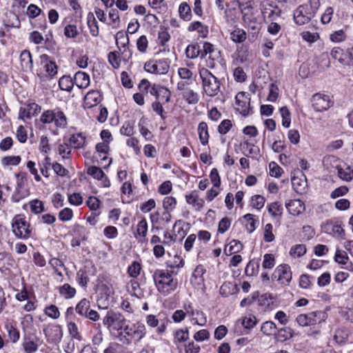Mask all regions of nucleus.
<instances>
[{"label": "nucleus", "mask_w": 353, "mask_h": 353, "mask_svg": "<svg viewBox=\"0 0 353 353\" xmlns=\"http://www.w3.org/2000/svg\"><path fill=\"white\" fill-rule=\"evenodd\" d=\"M6 329L8 333V337L12 343H16L19 339V332L12 324L6 325Z\"/></svg>", "instance_id": "nucleus-49"}, {"label": "nucleus", "mask_w": 353, "mask_h": 353, "mask_svg": "<svg viewBox=\"0 0 353 353\" xmlns=\"http://www.w3.org/2000/svg\"><path fill=\"white\" fill-rule=\"evenodd\" d=\"M259 262L258 261H250L246 265L245 272L247 276H253L259 270Z\"/></svg>", "instance_id": "nucleus-46"}, {"label": "nucleus", "mask_w": 353, "mask_h": 353, "mask_svg": "<svg viewBox=\"0 0 353 353\" xmlns=\"http://www.w3.org/2000/svg\"><path fill=\"white\" fill-rule=\"evenodd\" d=\"M88 26L90 29V32L93 37H97L99 34L98 23L96 21L93 14L89 13L88 16Z\"/></svg>", "instance_id": "nucleus-38"}, {"label": "nucleus", "mask_w": 353, "mask_h": 353, "mask_svg": "<svg viewBox=\"0 0 353 353\" xmlns=\"http://www.w3.org/2000/svg\"><path fill=\"white\" fill-rule=\"evenodd\" d=\"M236 110L244 117L248 116L250 114V98L245 92H239L235 97Z\"/></svg>", "instance_id": "nucleus-9"}, {"label": "nucleus", "mask_w": 353, "mask_h": 353, "mask_svg": "<svg viewBox=\"0 0 353 353\" xmlns=\"http://www.w3.org/2000/svg\"><path fill=\"white\" fill-rule=\"evenodd\" d=\"M41 12V10L34 4H30L26 8V13L30 19L38 17Z\"/></svg>", "instance_id": "nucleus-62"}, {"label": "nucleus", "mask_w": 353, "mask_h": 353, "mask_svg": "<svg viewBox=\"0 0 353 353\" xmlns=\"http://www.w3.org/2000/svg\"><path fill=\"white\" fill-rule=\"evenodd\" d=\"M30 211L32 213L38 214L44 210V205L43 201L39 199H33L29 202Z\"/></svg>", "instance_id": "nucleus-42"}, {"label": "nucleus", "mask_w": 353, "mask_h": 353, "mask_svg": "<svg viewBox=\"0 0 353 353\" xmlns=\"http://www.w3.org/2000/svg\"><path fill=\"white\" fill-rule=\"evenodd\" d=\"M171 97L170 91L164 86H161V88L159 92L157 99L156 101H159L163 103H167L170 101Z\"/></svg>", "instance_id": "nucleus-48"}, {"label": "nucleus", "mask_w": 353, "mask_h": 353, "mask_svg": "<svg viewBox=\"0 0 353 353\" xmlns=\"http://www.w3.org/2000/svg\"><path fill=\"white\" fill-rule=\"evenodd\" d=\"M148 232V223L145 219H142L137 224V234H135L136 238L137 235L142 237H145Z\"/></svg>", "instance_id": "nucleus-55"}, {"label": "nucleus", "mask_w": 353, "mask_h": 353, "mask_svg": "<svg viewBox=\"0 0 353 353\" xmlns=\"http://www.w3.org/2000/svg\"><path fill=\"white\" fill-rule=\"evenodd\" d=\"M51 165L55 174L60 176H64L67 174L68 171L59 163H51V159L49 157H46V178L48 176L47 174V167L46 165Z\"/></svg>", "instance_id": "nucleus-23"}, {"label": "nucleus", "mask_w": 353, "mask_h": 353, "mask_svg": "<svg viewBox=\"0 0 353 353\" xmlns=\"http://www.w3.org/2000/svg\"><path fill=\"white\" fill-rule=\"evenodd\" d=\"M120 133L128 137L132 136L134 134V124L130 121H125L120 129Z\"/></svg>", "instance_id": "nucleus-61"}, {"label": "nucleus", "mask_w": 353, "mask_h": 353, "mask_svg": "<svg viewBox=\"0 0 353 353\" xmlns=\"http://www.w3.org/2000/svg\"><path fill=\"white\" fill-rule=\"evenodd\" d=\"M90 303L86 299H83L77 305L75 310L77 313L82 316H85L90 310Z\"/></svg>", "instance_id": "nucleus-37"}, {"label": "nucleus", "mask_w": 353, "mask_h": 353, "mask_svg": "<svg viewBox=\"0 0 353 353\" xmlns=\"http://www.w3.org/2000/svg\"><path fill=\"white\" fill-rule=\"evenodd\" d=\"M243 148L248 150L249 153L248 156L253 159H256L259 156V148L253 143H249L248 141H244L243 143Z\"/></svg>", "instance_id": "nucleus-39"}, {"label": "nucleus", "mask_w": 353, "mask_h": 353, "mask_svg": "<svg viewBox=\"0 0 353 353\" xmlns=\"http://www.w3.org/2000/svg\"><path fill=\"white\" fill-rule=\"evenodd\" d=\"M170 65L168 61L160 59L158 61L150 60L144 65V69L148 72L156 74H166L168 72Z\"/></svg>", "instance_id": "nucleus-5"}, {"label": "nucleus", "mask_w": 353, "mask_h": 353, "mask_svg": "<svg viewBox=\"0 0 353 353\" xmlns=\"http://www.w3.org/2000/svg\"><path fill=\"white\" fill-rule=\"evenodd\" d=\"M12 230L14 235L19 239H28L31 236L32 229L26 218L21 215H16L12 221Z\"/></svg>", "instance_id": "nucleus-4"}, {"label": "nucleus", "mask_w": 353, "mask_h": 353, "mask_svg": "<svg viewBox=\"0 0 353 353\" xmlns=\"http://www.w3.org/2000/svg\"><path fill=\"white\" fill-rule=\"evenodd\" d=\"M73 80L74 84L81 89L86 88L90 85V76L84 72H76Z\"/></svg>", "instance_id": "nucleus-19"}, {"label": "nucleus", "mask_w": 353, "mask_h": 353, "mask_svg": "<svg viewBox=\"0 0 353 353\" xmlns=\"http://www.w3.org/2000/svg\"><path fill=\"white\" fill-rule=\"evenodd\" d=\"M46 337L50 343H58L62 337V331L59 326L53 325L46 330Z\"/></svg>", "instance_id": "nucleus-14"}, {"label": "nucleus", "mask_w": 353, "mask_h": 353, "mask_svg": "<svg viewBox=\"0 0 353 353\" xmlns=\"http://www.w3.org/2000/svg\"><path fill=\"white\" fill-rule=\"evenodd\" d=\"M282 117V125L285 128H289L291 123L290 112L286 106H283L279 110Z\"/></svg>", "instance_id": "nucleus-47"}, {"label": "nucleus", "mask_w": 353, "mask_h": 353, "mask_svg": "<svg viewBox=\"0 0 353 353\" xmlns=\"http://www.w3.org/2000/svg\"><path fill=\"white\" fill-rule=\"evenodd\" d=\"M74 85V80L70 76L64 75L59 80V87L62 90L70 92Z\"/></svg>", "instance_id": "nucleus-27"}, {"label": "nucleus", "mask_w": 353, "mask_h": 353, "mask_svg": "<svg viewBox=\"0 0 353 353\" xmlns=\"http://www.w3.org/2000/svg\"><path fill=\"white\" fill-rule=\"evenodd\" d=\"M199 76L202 81V88L205 93L209 97H215L220 92V82L219 79L208 69L201 68Z\"/></svg>", "instance_id": "nucleus-2"}, {"label": "nucleus", "mask_w": 353, "mask_h": 353, "mask_svg": "<svg viewBox=\"0 0 353 353\" xmlns=\"http://www.w3.org/2000/svg\"><path fill=\"white\" fill-rule=\"evenodd\" d=\"M41 110V107L35 103L24 104L19 110V118L24 120L37 115Z\"/></svg>", "instance_id": "nucleus-11"}, {"label": "nucleus", "mask_w": 353, "mask_h": 353, "mask_svg": "<svg viewBox=\"0 0 353 353\" xmlns=\"http://www.w3.org/2000/svg\"><path fill=\"white\" fill-rule=\"evenodd\" d=\"M246 37V32L241 28H236L230 33V39L234 43H243Z\"/></svg>", "instance_id": "nucleus-35"}, {"label": "nucleus", "mask_w": 353, "mask_h": 353, "mask_svg": "<svg viewBox=\"0 0 353 353\" xmlns=\"http://www.w3.org/2000/svg\"><path fill=\"white\" fill-rule=\"evenodd\" d=\"M87 173L98 180L104 177L105 174L103 170L97 166H90L88 168Z\"/></svg>", "instance_id": "nucleus-60"}, {"label": "nucleus", "mask_w": 353, "mask_h": 353, "mask_svg": "<svg viewBox=\"0 0 353 353\" xmlns=\"http://www.w3.org/2000/svg\"><path fill=\"white\" fill-rule=\"evenodd\" d=\"M51 122H54L57 127L65 128L67 125V119L59 108L46 110V123Z\"/></svg>", "instance_id": "nucleus-6"}, {"label": "nucleus", "mask_w": 353, "mask_h": 353, "mask_svg": "<svg viewBox=\"0 0 353 353\" xmlns=\"http://www.w3.org/2000/svg\"><path fill=\"white\" fill-rule=\"evenodd\" d=\"M20 63L23 71L31 70L32 68V59L30 51L24 50L21 52L20 57Z\"/></svg>", "instance_id": "nucleus-22"}, {"label": "nucleus", "mask_w": 353, "mask_h": 353, "mask_svg": "<svg viewBox=\"0 0 353 353\" xmlns=\"http://www.w3.org/2000/svg\"><path fill=\"white\" fill-rule=\"evenodd\" d=\"M73 217V212L69 208L61 210L59 213V219L63 222L70 221Z\"/></svg>", "instance_id": "nucleus-63"}, {"label": "nucleus", "mask_w": 353, "mask_h": 353, "mask_svg": "<svg viewBox=\"0 0 353 353\" xmlns=\"http://www.w3.org/2000/svg\"><path fill=\"white\" fill-rule=\"evenodd\" d=\"M184 309L187 314L192 316L191 321L193 324H196L201 326L205 325L207 323V318L205 313L199 310H194L191 303L184 306Z\"/></svg>", "instance_id": "nucleus-10"}, {"label": "nucleus", "mask_w": 353, "mask_h": 353, "mask_svg": "<svg viewBox=\"0 0 353 353\" xmlns=\"http://www.w3.org/2000/svg\"><path fill=\"white\" fill-rule=\"evenodd\" d=\"M141 270V264L137 261H133L128 268V273L131 277L137 278Z\"/></svg>", "instance_id": "nucleus-57"}, {"label": "nucleus", "mask_w": 353, "mask_h": 353, "mask_svg": "<svg viewBox=\"0 0 353 353\" xmlns=\"http://www.w3.org/2000/svg\"><path fill=\"white\" fill-rule=\"evenodd\" d=\"M243 249L242 243L237 240H232L229 245L225 247L224 251L227 255H231L240 252Z\"/></svg>", "instance_id": "nucleus-31"}, {"label": "nucleus", "mask_w": 353, "mask_h": 353, "mask_svg": "<svg viewBox=\"0 0 353 353\" xmlns=\"http://www.w3.org/2000/svg\"><path fill=\"white\" fill-rule=\"evenodd\" d=\"M198 133L201 143L205 145L208 143L209 133L208 130V125L205 122L202 121L198 125Z\"/></svg>", "instance_id": "nucleus-25"}, {"label": "nucleus", "mask_w": 353, "mask_h": 353, "mask_svg": "<svg viewBox=\"0 0 353 353\" xmlns=\"http://www.w3.org/2000/svg\"><path fill=\"white\" fill-rule=\"evenodd\" d=\"M148 46V41L146 36H141L137 41V50L141 53H145L147 51Z\"/></svg>", "instance_id": "nucleus-64"}, {"label": "nucleus", "mask_w": 353, "mask_h": 353, "mask_svg": "<svg viewBox=\"0 0 353 353\" xmlns=\"http://www.w3.org/2000/svg\"><path fill=\"white\" fill-rule=\"evenodd\" d=\"M116 43L119 48V46L121 48H125L129 44V37L128 34H125L122 31H119L115 36ZM121 50V49H119Z\"/></svg>", "instance_id": "nucleus-41"}, {"label": "nucleus", "mask_w": 353, "mask_h": 353, "mask_svg": "<svg viewBox=\"0 0 353 353\" xmlns=\"http://www.w3.org/2000/svg\"><path fill=\"white\" fill-rule=\"evenodd\" d=\"M139 87L141 90L149 92L151 95L154 96L156 99L161 88V85L157 84L151 85L150 82L145 79L141 81Z\"/></svg>", "instance_id": "nucleus-17"}, {"label": "nucleus", "mask_w": 353, "mask_h": 353, "mask_svg": "<svg viewBox=\"0 0 353 353\" xmlns=\"http://www.w3.org/2000/svg\"><path fill=\"white\" fill-rule=\"evenodd\" d=\"M312 105L316 112H323L330 107V100L327 95L316 93L312 96Z\"/></svg>", "instance_id": "nucleus-8"}, {"label": "nucleus", "mask_w": 353, "mask_h": 353, "mask_svg": "<svg viewBox=\"0 0 353 353\" xmlns=\"http://www.w3.org/2000/svg\"><path fill=\"white\" fill-rule=\"evenodd\" d=\"M70 143L74 148H83L85 143V137L82 133L73 134L69 139Z\"/></svg>", "instance_id": "nucleus-29"}, {"label": "nucleus", "mask_w": 353, "mask_h": 353, "mask_svg": "<svg viewBox=\"0 0 353 353\" xmlns=\"http://www.w3.org/2000/svg\"><path fill=\"white\" fill-rule=\"evenodd\" d=\"M265 202V198L259 194L254 195L251 198V205L258 210L263 208Z\"/></svg>", "instance_id": "nucleus-50"}, {"label": "nucleus", "mask_w": 353, "mask_h": 353, "mask_svg": "<svg viewBox=\"0 0 353 353\" xmlns=\"http://www.w3.org/2000/svg\"><path fill=\"white\" fill-rule=\"evenodd\" d=\"M59 294L65 299H72L76 294V290L68 283H65L59 289Z\"/></svg>", "instance_id": "nucleus-34"}, {"label": "nucleus", "mask_w": 353, "mask_h": 353, "mask_svg": "<svg viewBox=\"0 0 353 353\" xmlns=\"http://www.w3.org/2000/svg\"><path fill=\"white\" fill-rule=\"evenodd\" d=\"M276 329V324L272 321H266L261 325V330L265 335L272 334Z\"/></svg>", "instance_id": "nucleus-56"}, {"label": "nucleus", "mask_w": 353, "mask_h": 353, "mask_svg": "<svg viewBox=\"0 0 353 353\" xmlns=\"http://www.w3.org/2000/svg\"><path fill=\"white\" fill-rule=\"evenodd\" d=\"M188 30L189 32L196 31L202 38H206L209 33L208 27L200 21H194L190 23Z\"/></svg>", "instance_id": "nucleus-20"}, {"label": "nucleus", "mask_w": 353, "mask_h": 353, "mask_svg": "<svg viewBox=\"0 0 353 353\" xmlns=\"http://www.w3.org/2000/svg\"><path fill=\"white\" fill-rule=\"evenodd\" d=\"M126 320L123 315L113 310L108 311L103 319V323L110 330L119 332V335H123L122 330L125 326Z\"/></svg>", "instance_id": "nucleus-3"}, {"label": "nucleus", "mask_w": 353, "mask_h": 353, "mask_svg": "<svg viewBox=\"0 0 353 353\" xmlns=\"http://www.w3.org/2000/svg\"><path fill=\"white\" fill-rule=\"evenodd\" d=\"M268 210L272 216H281L282 214L283 208L281 204L279 202H273L268 205Z\"/></svg>", "instance_id": "nucleus-53"}, {"label": "nucleus", "mask_w": 353, "mask_h": 353, "mask_svg": "<svg viewBox=\"0 0 353 353\" xmlns=\"http://www.w3.org/2000/svg\"><path fill=\"white\" fill-rule=\"evenodd\" d=\"M146 334L145 326L143 323H137L134 325L133 338L137 341H139Z\"/></svg>", "instance_id": "nucleus-36"}, {"label": "nucleus", "mask_w": 353, "mask_h": 353, "mask_svg": "<svg viewBox=\"0 0 353 353\" xmlns=\"http://www.w3.org/2000/svg\"><path fill=\"white\" fill-rule=\"evenodd\" d=\"M49 264L54 269L55 273H57L60 276H62L63 271H65V268L63 265V263L59 259H52L51 260H50Z\"/></svg>", "instance_id": "nucleus-43"}, {"label": "nucleus", "mask_w": 353, "mask_h": 353, "mask_svg": "<svg viewBox=\"0 0 353 353\" xmlns=\"http://www.w3.org/2000/svg\"><path fill=\"white\" fill-rule=\"evenodd\" d=\"M152 276L158 291L164 295L170 294L177 288V280L174 279L168 271L157 270Z\"/></svg>", "instance_id": "nucleus-1"}, {"label": "nucleus", "mask_w": 353, "mask_h": 353, "mask_svg": "<svg viewBox=\"0 0 353 353\" xmlns=\"http://www.w3.org/2000/svg\"><path fill=\"white\" fill-rule=\"evenodd\" d=\"M128 291L132 296L138 299H142L144 296L143 292L141 290L139 283L136 281H130L128 283Z\"/></svg>", "instance_id": "nucleus-30"}, {"label": "nucleus", "mask_w": 353, "mask_h": 353, "mask_svg": "<svg viewBox=\"0 0 353 353\" xmlns=\"http://www.w3.org/2000/svg\"><path fill=\"white\" fill-rule=\"evenodd\" d=\"M185 54L188 58L194 59L201 56V49L199 44L189 45L185 50Z\"/></svg>", "instance_id": "nucleus-40"}, {"label": "nucleus", "mask_w": 353, "mask_h": 353, "mask_svg": "<svg viewBox=\"0 0 353 353\" xmlns=\"http://www.w3.org/2000/svg\"><path fill=\"white\" fill-rule=\"evenodd\" d=\"M294 335V331L290 327H283L278 330L276 338L278 341H285L291 339Z\"/></svg>", "instance_id": "nucleus-32"}, {"label": "nucleus", "mask_w": 353, "mask_h": 353, "mask_svg": "<svg viewBox=\"0 0 353 353\" xmlns=\"http://www.w3.org/2000/svg\"><path fill=\"white\" fill-rule=\"evenodd\" d=\"M17 181V188L15 193L12 196L13 202H19L21 199L24 198L27 195L26 191H22V188L24 181H27V174L26 172H21L16 175Z\"/></svg>", "instance_id": "nucleus-12"}, {"label": "nucleus", "mask_w": 353, "mask_h": 353, "mask_svg": "<svg viewBox=\"0 0 353 353\" xmlns=\"http://www.w3.org/2000/svg\"><path fill=\"white\" fill-rule=\"evenodd\" d=\"M96 150L99 154V157L102 161H105L108 159L106 154L109 150V145L108 143H99L96 145Z\"/></svg>", "instance_id": "nucleus-52"}, {"label": "nucleus", "mask_w": 353, "mask_h": 353, "mask_svg": "<svg viewBox=\"0 0 353 353\" xmlns=\"http://www.w3.org/2000/svg\"><path fill=\"white\" fill-rule=\"evenodd\" d=\"M102 97L101 92L99 90H90L84 98V103L88 108L96 106L101 101Z\"/></svg>", "instance_id": "nucleus-15"}, {"label": "nucleus", "mask_w": 353, "mask_h": 353, "mask_svg": "<svg viewBox=\"0 0 353 353\" xmlns=\"http://www.w3.org/2000/svg\"><path fill=\"white\" fill-rule=\"evenodd\" d=\"M288 212L292 215H299L305 210L304 203L299 199L290 200L285 203Z\"/></svg>", "instance_id": "nucleus-16"}, {"label": "nucleus", "mask_w": 353, "mask_h": 353, "mask_svg": "<svg viewBox=\"0 0 353 353\" xmlns=\"http://www.w3.org/2000/svg\"><path fill=\"white\" fill-rule=\"evenodd\" d=\"M338 175L343 181H350L353 179V170L347 166L346 168H338Z\"/></svg>", "instance_id": "nucleus-45"}, {"label": "nucleus", "mask_w": 353, "mask_h": 353, "mask_svg": "<svg viewBox=\"0 0 353 353\" xmlns=\"http://www.w3.org/2000/svg\"><path fill=\"white\" fill-rule=\"evenodd\" d=\"M311 19V17H309V16L303 13V11H301L299 8L294 12V21L295 23L299 26L308 23Z\"/></svg>", "instance_id": "nucleus-26"}, {"label": "nucleus", "mask_w": 353, "mask_h": 353, "mask_svg": "<svg viewBox=\"0 0 353 353\" xmlns=\"http://www.w3.org/2000/svg\"><path fill=\"white\" fill-rule=\"evenodd\" d=\"M275 265V258L272 254H265L263 256L262 267L264 269H272Z\"/></svg>", "instance_id": "nucleus-59"}, {"label": "nucleus", "mask_w": 353, "mask_h": 353, "mask_svg": "<svg viewBox=\"0 0 353 353\" xmlns=\"http://www.w3.org/2000/svg\"><path fill=\"white\" fill-rule=\"evenodd\" d=\"M108 59L110 64L114 68L118 69L120 67L121 59L118 54V52H110L108 55Z\"/></svg>", "instance_id": "nucleus-58"}, {"label": "nucleus", "mask_w": 353, "mask_h": 353, "mask_svg": "<svg viewBox=\"0 0 353 353\" xmlns=\"http://www.w3.org/2000/svg\"><path fill=\"white\" fill-rule=\"evenodd\" d=\"M247 223H245V229L249 233H252L256 229V220L254 219V215L252 214H246L242 217Z\"/></svg>", "instance_id": "nucleus-44"}, {"label": "nucleus", "mask_w": 353, "mask_h": 353, "mask_svg": "<svg viewBox=\"0 0 353 353\" xmlns=\"http://www.w3.org/2000/svg\"><path fill=\"white\" fill-rule=\"evenodd\" d=\"M319 7V0H310L308 3L301 5L298 8L301 11H303V13L312 19L317 12Z\"/></svg>", "instance_id": "nucleus-13"}, {"label": "nucleus", "mask_w": 353, "mask_h": 353, "mask_svg": "<svg viewBox=\"0 0 353 353\" xmlns=\"http://www.w3.org/2000/svg\"><path fill=\"white\" fill-rule=\"evenodd\" d=\"M306 253V247L303 244H297L293 246L290 254L294 257H301Z\"/></svg>", "instance_id": "nucleus-51"}, {"label": "nucleus", "mask_w": 353, "mask_h": 353, "mask_svg": "<svg viewBox=\"0 0 353 353\" xmlns=\"http://www.w3.org/2000/svg\"><path fill=\"white\" fill-rule=\"evenodd\" d=\"M179 13L180 17L185 21H189L192 18V12L190 6L186 3L183 2L179 7Z\"/></svg>", "instance_id": "nucleus-28"}, {"label": "nucleus", "mask_w": 353, "mask_h": 353, "mask_svg": "<svg viewBox=\"0 0 353 353\" xmlns=\"http://www.w3.org/2000/svg\"><path fill=\"white\" fill-rule=\"evenodd\" d=\"M173 336V343L176 345H179L185 342L189 339V328L185 327L184 328L177 329L174 332Z\"/></svg>", "instance_id": "nucleus-21"}, {"label": "nucleus", "mask_w": 353, "mask_h": 353, "mask_svg": "<svg viewBox=\"0 0 353 353\" xmlns=\"http://www.w3.org/2000/svg\"><path fill=\"white\" fill-rule=\"evenodd\" d=\"M163 103L159 101H155L152 103V110L161 117L162 120H165L167 118L166 112L163 108Z\"/></svg>", "instance_id": "nucleus-54"}, {"label": "nucleus", "mask_w": 353, "mask_h": 353, "mask_svg": "<svg viewBox=\"0 0 353 353\" xmlns=\"http://www.w3.org/2000/svg\"><path fill=\"white\" fill-rule=\"evenodd\" d=\"M306 314L308 317L307 321L309 325L320 323L321 322L325 321L326 318V314L323 311H314Z\"/></svg>", "instance_id": "nucleus-24"}, {"label": "nucleus", "mask_w": 353, "mask_h": 353, "mask_svg": "<svg viewBox=\"0 0 353 353\" xmlns=\"http://www.w3.org/2000/svg\"><path fill=\"white\" fill-rule=\"evenodd\" d=\"M186 202L195 208L196 210H201L204 205L203 199L199 198L196 190L192 191L189 194L185 196Z\"/></svg>", "instance_id": "nucleus-18"}, {"label": "nucleus", "mask_w": 353, "mask_h": 353, "mask_svg": "<svg viewBox=\"0 0 353 353\" xmlns=\"http://www.w3.org/2000/svg\"><path fill=\"white\" fill-rule=\"evenodd\" d=\"M182 96L189 104H196L199 100V94L190 88L183 92Z\"/></svg>", "instance_id": "nucleus-33"}, {"label": "nucleus", "mask_w": 353, "mask_h": 353, "mask_svg": "<svg viewBox=\"0 0 353 353\" xmlns=\"http://www.w3.org/2000/svg\"><path fill=\"white\" fill-rule=\"evenodd\" d=\"M273 276L282 285H288L292 280V272L289 265L281 264L276 267Z\"/></svg>", "instance_id": "nucleus-7"}]
</instances>
